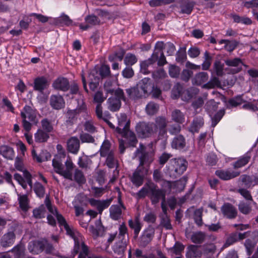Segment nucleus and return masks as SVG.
I'll use <instances>...</instances> for the list:
<instances>
[{
	"instance_id": "f257e3e1",
	"label": "nucleus",
	"mask_w": 258,
	"mask_h": 258,
	"mask_svg": "<svg viewBox=\"0 0 258 258\" xmlns=\"http://www.w3.org/2000/svg\"><path fill=\"white\" fill-rule=\"evenodd\" d=\"M66 156L64 151L58 152L52 160V166L56 173L62 176L66 179L73 180V170L74 164L70 158L64 162Z\"/></svg>"
},
{
	"instance_id": "f03ea898",
	"label": "nucleus",
	"mask_w": 258,
	"mask_h": 258,
	"mask_svg": "<svg viewBox=\"0 0 258 258\" xmlns=\"http://www.w3.org/2000/svg\"><path fill=\"white\" fill-rule=\"evenodd\" d=\"M37 111L33 107L25 105L21 112V116L22 118L23 126L25 131H30L32 124H36L38 122L37 118Z\"/></svg>"
},
{
	"instance_id": "7ed1b4c3",
	"label": "nucleus",
	"mask_w": 258,
	"mask_h": 258,
	"mask_svg": "<svg viewBox=\"0 0 258 258\" xmlns=\"http://www.w3.org/2000/svg\"><path fill=\"white\" fill-rule=\"evenodd\" d=\"M15 167L17 170L23 172V177L19 173H15L14 175V179L24 189H26L27 188V184H28L31 190L32 187L31 174L27 170L24 169L22 162L18 159L15 162Z\"/></svg>"
},
{
	"instance_id": "20e7f679",
	"label": "nucleus",
	"mask_w": 258,
	"mask_h": 258,
	"mask_svg": "<svg viewBox=\"0 0 258 258\" xmlns=\"http://www.w3.org/2000/svg\"><path fill=\"white\" fill-rule=\"evenodd\" d=\"M188 162L184 158L172 159L168 167L169 176L172 178H177L185 171Z\"/></svg>"
},
{
	"instance_id": "39448f33",
	"label": "nucleus",
	"mask_w": 258,
	"mask_h": 258,
	"mask_svg": "<svg viewBox=\"0 0 258 258\" xmlns=\"http://www.w3.org/2000/svg\"><path fill=\"white\" fill-rule=\"evenodd\" d=\"M168 121L165 117L163 116H157L154 122H152V125L155 132L158 133V137L160 139L165 138L167 137V126Z\"/></svg>"
},
{
	"instance_id": "423d86ee",
	"label": "nucleus",
	"mask_w": 258,
	"mask_h": 258,
	"mask_svg": "<svg viewBox=\"0 0 258 258\" xmlns=\"http://www.w3.org/2000/svg\"><path fill=\"white\" fill-rule=\"evenodd\" d=\"M149 187V197L152 204L158 203L160 200L166 199L165 191L164 189H159L153 182H149L147 184Z\"/></svg>"
},
{
	"instance_id": "0eeeda50",
	"label": "nucleus",
	"mask_w": 258,
	"mask_h": 258,
	"mask_svg": "<svg viewBox=\"0 0 258 258\" xmlns=\"http://www.w3.org/2000/svg\"><path fill=\"white\" fill-rule=\"evenodd\" d=\"M136 131L139 137L142 138H149L156 134L152 122H139L136 126Z\"/></svg>"
},
{
	"instance_id": "6e6552de",
	"label": "nucleus",
	"mask_w": 258,
	"mask_h": 258,
	"mask_svg": "<svg viewBox=\"0 0 258 258\" xmlns=\"http://www.w3.org/2000/svg\"><path fill=\"white\" fill-rule=\"evenodd\" d=\"M58 223L60 226H63L64 228L66 231L67 234L69 235L71 238L74 239V241H81V239H83V236L78 231L72 228L67 224L64 218L59 213H57V215L55 216Z\"/></svg>"
},
{
	"instance_id": "1a4fd4ad",
	"label": "nucleus",
	"mask_w": 258,
	"mask_h": 258,
	"mask_svg": "<svg viewBox=\"0 0 258 258\" xmlns=\"http://www.w3.org/2000/svg\"><path fill=\"white\" fill-rule=\"evenodd\" d=\"M148 169L145 167L138 166L131 177L132 183L137 187L143 183L144 179L147 175Z\"/></svg>"
},
{
	"instance_id": "9d476101",
	"label": "nucleus",
	"mask_w": 258,
	"mask_h": 258,
	"mask_svg": "<svg viewBox=\"0 0 258 258\" xmlns=\"http://www.w3.org/2000/svg\"><path fill=\"white\" fill-rule=\"evenodd\" d=\"M118 202L119 205H113L110 209V217L114 220H117L121 218L122 209L125 210V207L121 201L120 193H118Z\"/></svg>"
},
{
	"instance_id": "9b49d317",
	"label": "nucleus",
	"mask_w": 258,
	"mask_h": 258,
	"mask_svg": "<svg viewBox=\"0 0 258 258\" xmlns=\"http://www.w3.org/2000/svg\"><path fill=\"white\" fill-rule=\"evenodd\" d=\"M75 244L72 251V258L79 253L78 258H86L89 253L88 246L85 244L83 239L81 241H74Z\"/></svg>"
},
{
	"instance_id": "f8f14e48",
	"label": "nucleus",
	"mask_w": 258,
	"mask_h": 258,
	"mask_svg": "<svg viewBox=\"0 0 258 258\" xmlns=\"http://www.w3.org/2000/svg\"><path fill=\"white\" fill-rule=\"evenodd\" d=\"M221 211L223 216L229 219H235L238 214L236 208L229 203L224 204L221 208Z\"/></svg>"
},
{
	"instance_id": "ddd939ff",
	"label": "nucleus",
	"mask_w": 258,
	"mask_h": 258,
	"mask_svg": "<svg viewBox=\"0 0 258 258\" xmlns=\"http://www.w3.org/2000/svg\"><path fill=\"white\" fill-rule=\"evenodd\" d=\"M106 157L105 163L108 167L109 168H115V169L113 170L112 177L110 180L111 182H113L117 178L119 174V170L117 169V161L114 158V153H110Z\"/></svg>"
},
{
	"instance_id": "4468645a",
	"label": "nucleus",
	"mask_w": 258,
	"mask_h": 258,
	"mask_svg": "<svg viewBox=\"0 0 258 258\" xmlns=\"http://www.w3.org/2000/svg\"><path fill=\"white\" fill-rule=\"evenodd\" d=\"M52 86L55 90L66 92L70 89L69 81L67 78L59 77L53 81Z\"/></svg>"
},
{
	"instance_id": "2eb2a0df",
	"label": "nucleus",
	"mask_w": 258,
	"mask_h": 258,
	"mask_svg": "<svg viewBox=\"0 0 258 258\" xmlns=\"http://www.w3.org/2000/svg\"><path fill=\"white\" fill-rule=\"evenodd\" d=\"M118 126L115 128V131L118 134L129 129L130 121L127 119L125 113H120L117 116Z\"/></svg>"
},
{
	"instance_id": "dca6fc26",
	"label": "nucleus",
	"mask_w": 258,
	"mask_h": 258,
	"mask_svg": "<svg viewBox=\"0 0 258 258\" xmlns=\"http://www.w3.org/2000/svg\"><path fill=\"white\" fill-rule=\"evenodd\" d=\"M196 2L191 0H181L179 3V13L182 14L190 15L192 12Z\"/></svg>"
},
{
	"instance_id": "f3484780",
	"label": "nucleus",
	"mask_w": 258,
	"mask_h": 258,
	"mask_svg": "<svg viewBox=\"0 0 258 258\" xmlns=\"http://www.w3.org/2000/svg\"><path fill=\"white\" fill-rule=\"evenodd\" d=\"M158 59V53H153L150 58L141 63V72L144 74H148L150 73V71L149 70L148 68L154 64Z\"/></svg>"
},
{
	"instance_id": "a211bd4d",
	"label": "nucleus",
	"mask_w": 258,
	"mask_h": 258,
	"mask_svg": "<svg viewBox=\"0 0 258 258\" xmlns=\"http://www.w3.org/2000/svg\"><path fill=\"white\" fill-rule=\"evenodd\" d=\"M112 201L111 198L102 201L90 199L89 202L91 206L96 207L99 213L101 214L103 211L109 206Z\"/></svg>"
},
{
	"instance_id": "6ab92c4d",
	"label": "nucleus",
	"mask_w": 258,
	"mask_h": 258,
	"mask_svg": "<svg viewBox=\"0 0 258 258\" xmlns=\"http://www.w3.org/2000/svg\"><path fill=\"white\" fill-rule=\"evenodd\" d=\"M155 234V229L151 226H149L143 232L140 238V244L143 246H146L153 239Z\"/></svg>"
},
{
	"instance_id": "aec40b11",
	"label": "nucleus",
	"mask_w": 258,
	"mask_h": 258,
	"mask_svg": "<svg viewBox=\"0 0 258 258\" xmlns=\"http://www.w3.org/2000/svg\"><path fill=\"white\" fill-rule=\"evenodd\" d=\"M86 24L81 23L80 24L79 27L82 30H87L89 28L100 24V20L99 19L94 15H91L86 16L85 18Z\"/></svg>"
},
{
	"instance_id": "412c9836",
	"label": "nucleus",
	"mask_w": 258,
	"mask_h": 258,
	"mask_svg": "<svg viewBox=\"0 0 258 258\" xmlns=\"http://www.w3.org/2000/svg\"><path fill=\"white\" fill-rule=\"evenodd\" d=\"M48 86L49 82L45 77H37L34 81V90L41 93L48 88Z\"/></svg>"
},
{
	"instance_id": "4be33fe9",
	"label": "nucleus",
	"mask_w": 258,
	"mask_h": 258,
	"mask_svg": "<svg viewBox=\"0 0 258 258\" xmlns=\"http://www.w3.org/2000/svg\"><path fill=\"white\" fill-rule=\"evenodd\" d=\"M215 174L222 180H228L238 176L240 172L229 170H218L216 171Z\"/></svg>"
},
{
	"instance_id": "5701e85b",
	"label": "nucleus",
	"mask_w": 258,
	"mask_h": 258,
	"mask_svg": "<svg viewBox=\"0 0 258 258\" xmlns=\"http://www.w3.org/2000/svg\"><path fill=\"white\" fill-rule=\"evenodd\" d=\"M225 64L229 67L236 68L231 70L230 73L232 74L238 73L242 70L241 66L243 64V63L241 59L239 58L227 59L225 61Z\"/></svg>"
},
{
	"instance_id": "b1692460",
	"label": "nucleus",
	"mask_w": 258,
	"mask_h": 258,
	"mask_svg": "<svg viewBox=\"0 0 258 258\" xmlns=\"http://www.w3.org/2000/svg\"><path fill=\"white\" fill-rule=\"evenodd\" d=\"M50 105L54 109L59 110L64 107L65 102L60 95H52L50 97Z\"/></svg>"
},
{
	"instance_id": "393cba45",
	"label": "nucleus",
	"mask_w": 258,
	"mask_h": 258,
	"mask_svg": "<svg viewBox=\"0 0 258 258\" xmlns=\"http://www.w3.org/2000/svg\"><path fill=\"white\" fill-rule=\"evenodd\" d=\"M141 155L140 157V164L139 166L145 167L149 169L151 163L153 161V155L152 154L146 152L144 151L141 152Z\"/></svg>"
},
{
	"instance_id": "a878e982",
	"label": "nucleus",
	"mask_w": 258,
	"mask_h": 258,
	"mask_svg": "<svg viewBox=\"0 0 258 258\" xmlns=\"http://www.w3.org/2000/svg\"><path fill=\"white\" fill-rule=\"evenodd\" d=\"M80 140L76 137H72L67 141L68 150L74 154H76L80 149Z\"/></svg>"
},
{
	"instance_id": "bb28decb",
	"label": "nucleus",
	"mask_w": 258,
	"mask_h": 258,
	"mask_svg": "<svg viewBox=\"0 0 258 258\" xmlns=\"http://www.w3.org/2000/svg\"><path fill=\"white\" fill-rule=\"evenodd\" d=\"M43 239L30 241L28 245L29 251L33 254H38L43 251Z\"/></svg>"
},
{
	"instance_id": "cd10ccee",
	"label": "nucleus",
	"mask_w": 258,
	"mask_h": 258,
	"mask_svg": "<svg viewBox=\"0 0 258 258\" xmlns=\"http://www.w3.org/2000/svg\"><path fill=\"white\" fill-rule=\"evenodd\" d=\"M16 236L14 232L10 231L5 233L1 239V245L4 247L11 246L13 244Z\"/></svg>"
},
{
	"instance_id": "c85d7f7f",
	"label": "nucleus",
	"mask_w": 258,
	"mask_h": 258,
	"mask_svg": "<svg viewBox=\"0 0 258 258\" xmlns=\"http://www.w3.org/2000/svg\"><path fill=\"white\" fill-rule=\"evenodd\" d=\"M186 145L185 139L183 136L178 135L176 136L171 143V147L177 150H181L184 148Z\"/></svg>"
},
{
	"instance_id": "c756f323",
	"label": "nucleus",
	"mask_w": 258,
	"mask_h": 258,
	"mask_svg": "<svg viewBox=\"0 0 258 258\" xmlns=\"http://www.w3.org/2000/svg\"><path fill=\"white\" fill-rule=\"evenodd\" d=\"M128 226L132 229L134 230V237L135 238H137L142 227L139 217H136L134 220L130 219L128 220Z\"/></svg>"
},
{
	"instance_id": "7c9ffc66",
	"label": "nucleus",
	"mask_w": 258,
	"mask_h": 258,
	"mask_svg": "<svg viewBox=\"0 0 258 258\" xmlns=\"http://www.w3.org/2000/svg\"><path fill=\"white\" fill-rule=\"evenodd\" d=\"M202 252L198 246L190 245L187 248L186 257L187 258H200Z\"/></svg>"
},
{
	"instance_id": "2f4dec72",
	"label": "nucleus",
	"mask_w": 258,
	"mask_h": 258,
	"mask_svg": "<svg viewBox=\"0 0 258 258\" xmlns=\"http://www.w3.org/2000/svg\"><path fill=\"white\" fill-rule=\"evenodd\" d=\"M122 137L126 139L130 146L135 147L137 144L138 140L135 134L129 129L119 134Z\"/></svg>"
},
{
	"instance_id": "473e14b6",
	"label": "nucleus",
	"mask_w": 258,
	"mask_h": 258,
	"mask_svg": "<svg viewBox=\"0 0 258 258\" xmlns=\"http://www.w3.org/2000/svg\"><path fill=\"white\" fill-rule=\"evenodd\" d=\"M204 124V118L202 116H197L194 118L189 127V131L191 133H198L200 129Z\"/></svg>"
},
{
	"instance_id": "72a5a7b5",
	"label": "nucleus",
	"mask_w": 258,
	"mask_h": 258,
	"mask_svg": "<svg viewBox=\"0 0 258 258\" xmlns=\"http://www.w3.org/2000/svg\"><path fill=\"white\" fill-rule=\"evenodd\" d=\"M209 79V76L207 73L200 72L197 74L192 79V83L194 85L200 86L206 82Z\"/></svg>"
},
{
	"instance_id": "f704fd0d",
	"label": "nucleus",
	"mask_w": 258,
	"mask_h": 258,
	"mask_svg": "<svg viewBox=\"0 0 258 258\" xmlns=\"http://www.w3.org/2000/svg\"><path fill=\"white\" fill-rule=\"evenodd\" d=\"M125 91L128 97L131 99L136 100L144 96L138 86L127 88Z\"/></svg>"
},
{
	"instance_id": "c9c22d12",
	"label": "nucleus",
	"mask_w": 258,
	"mask_h": 258,
	"mask_svg": "<svg viewBox=\"0 0 258 258\" xmlns=\"http://www.w3.org/2000/svg\"><path fill=\"white\" fill-rule=\"evenodd\" d=\"M107 103L108 104V109L112 112L118 111L121 105V101L114 97H109L107 100Z\"/></svg>"
},
{
	"instance_id": "e433bc0d",
	"label": "nucleus",
	"mask_w": 258,
	"mask_h": 258,
	"mask_svg": "<svg viewBox=\"0 0 258 258\" xmlns=\"http://www.w3.org/2000/svg\"><path fill=\"white\" fill-rule=\"evenodd\" d=\"M104 88L107 93H109L111 95L114 94L116 99H119L120 101L122 100L124 101H126V98L124 96V94L122 89L120 88H117L116 90L113 89L108 88L106 87V83L104 85Z\"/></svg>"
},
{
	"instance_id": "4c0bfd02",
	"label": "nucleus",
	"mask_w": 258,
	"mask_h": 258,
	"mask_svg": "<svg viewBox=\"0 0 258 258\" xmlns=\"http://www.w3.org/2000/svg\"><path fill=\"white\" fill-rule=\"evenodd\" d=\"M250 202L251 201H240L238 205L239 212L244 215L250 214L252 211V206Z\"/></svg>"
},
{
	"instance_id": "58836bf2",
	"label": "nucleus",
	"mask_w": 258,
	"mask_h": 258,
	"mask_svg": "<svg viewBox=\"0 0 258 258\" xmlns=\"http://www.w3.org/2000/svg\"><path fill=\"white\" fill-rule=\"evenodd\" d=\"M219 43L220 44H225V49L228 51L232 52L237 46L238 42L235 40L221 39L219 41Z\"/></svg>"
},
{
	"instance_id": "ea45409f",
	"label": "nucleus",
	"mask_w": 258,
	"mask_h": 258,
	"mask_svg": "<svg viewBox=\"0 0 258 258\" xmlns=\"http://www.w3.org/2000/svg\"><path fill=\"white\" fill-rule=\"evenodd\" d=\"M126 246V241H120L116 243L113 246V251L120 258L123 255Z\"/></svg>"
},
{
	"instance_id": "a19ab883",
	"label": "nucleus",
	"mask_w": 258,
	"mask_h": 258,
	"mask_svg": "<svg viewBox=\"0 0 258 258\" xmlns=\"http://www.w3.org/2000/svg\"><path fill=\"white\" fill-rule=\"evenodd\" d=\"M171 119L172 120L177 123L182 124L185 121V115L179 109H174L171 112Z\"/></svg>"
},
{
	"instance_id": "79ce46f5",
	"label": "nucleus",
	"mask_w": 258,
	"mask_h": 258,
	"mask_svg": "<svg viewBox=\"0 0 258 258\" xmlns=\"http://www.w3.org/2000/svg\"><path fill=\"white\" fill-rule=\"evenodd\" d=\"M0 154L9 160H12L14 157L13 149L7 146H2L0 147Z\"/></svg>"
},
{
	"instance_id": "37998d69",
	"label": "nucleus",
	"mask_w": 258,
	"mask_h": 258,
	"mask_svg": "<svg viewBox=\"0 0 258 258\" xmlns=\"http://www.w3.org/2000/svg\"><path fill=\"white\" fill-rule=\"evenodd\" d=\"M250 156L248 153L244 154L239 158L236 162L233 163L234 168H239L246 165L250 159Z\"/></svg>"
},
{
	"instance_id": "c03bdc74",
	"label": "nucleus",
	"mask_w": 258,
	"mask_h": 258,
	"mask_svg": "<svg viewBox=\"0 0 258 258\" xmlns=\"http://www.w3.org/2000/svg\"><path fill=\"white\" fill-rule=\"evenodd\" d=\"M18 200L20 208L23 211H28L29 207V201L27 195H18Z\"/></svg>"
},
{
	"instance_id": "a18cd8bd",
	"label": "nucleus",
	"mask_w": 258,
	"mask_h": 258,
	"mask_svg": "<svg viewBox=\"0 0 258 258\" xmlns=\"http://www.w3.org/2000/svg\"><path fill=\"white\" fill-rule=\"evenodd\" d=\"M35 141L38 143L45 142L49 138L48 133L44 132L42 130H38L34 135Z\"/></svg>"
},
{
	"instance_id": "49530a36",
	"label": "nucleus",
	"mask_w": 258,
	"mask_h": 258,
	"mask_svg": "<svg viewBox=\"0 0 258 258\" xmlns=\"http://www.w3.org/2000/svg\"><path fill=\"white\" fill-rule=\"evenodd\" d=\"M230 17L235 23H242L245 25H250L252 23L251 20L247 17H240L235 14H231Z\"/></svg>"
},
{
	"instance_id": "de8ad7c7",
	"label": "nucleus",
	"mask_w": 258,
	"mask_h": 258,
	"mask_svg": "<svg viewBox=\"0 0 258 258\" xmlns=\"http://www.w3.org/2000/svg\"><path fill=\"white\" fill-rule=\"evenodd\" d=\"M110 143L109 141L105 140L100 148V153L102 157H106L110 153H113V152L110 150Z\"/></svg>"
},
{
	"instance_id": "09e8293b",
	"label": "nucleus",
	"mask_w": 258,
	"mask_h": 258,
	"mask_svg": "<svg viewBox=\"0 0 258 258\" xmlns=\"http://www.w3.org/2000/svg\"><path fill=\"white\" fill-rule=\"evenodd\" d=\"M159 105L153 102H150L148 103L146 106V112L149 115H153L156 114L159 110Z\"/></svg>"
},
{
	"instance_id": "8fccbe9b",
	"label": "nucleus",
	"mask_w": 258,
	"mask_h": 258,
	"mask_svg": "<svg viewBox=\"0 0 258 258\" xmlns=\"http://www.w3.org/2000/svg\"><path fill=\"white\" fill-rule=\"evenodd\" d=\"M125 54V51L122 48H119L118 51H115L114 53L110 54L108 57L110 61L113 62L115 60L121 61L123 58Z\"/></svg>"
},
{
	"instance_id": "3c124183",
	"label": "nucleus",
	"mask_w": 258,
	"mask_h": 258,
	"mask_svg": "<svg viewBox=\"0 0 258 258\" xmlns=\"http://www.w3.org/2000/svg\"><path fill=\"white\" fill-rule=\"evenodd\" d=\"M187 180V177L183 176L179 180L173 181V189H176V190L179 192L183 190L185 187Z\"/></svg>"
},
{
	"instance_id": "603ef678",
	"label": "nucleus",
	"mask_w": 258,
	"mask_h": 258,
	"mask_svg": "<svg viewBox=\"0 0 258 258\" xmlns=\"http://www.w3.org/2000/svg\"><path fill=\"white\" fill-rule=\"evenodd\" d=\"M220 85L221 83L219 79L216 77H213L207 83L203 84V88L209 89L216 87H218Z\"/></svg>"
},
{
	"instance_id": "864d4df0",
	"label": "nucleus",
	"mask_w": 258,
	"mask_h": 258,
	"mask_svg": "<svg viewBox=\"0 0 258 258\" xmlns=\"http://www.w3.org/2000/svg\"><path fill=\"white\" fill-rule=\"evenodd\" d=\"M242 97L243 95H237L230 99L228 101V104L232 107H235L241 105L245 102Z\"/></svg>"
},
{
	"instance_id": "5fc2aeb1",
	"label": "nucleus",
	"mask_w": 258,
	"mask_h": 258,
	"mask_svg": "<svg viewBox=\"0 0 258 258\" xmlns=\"http://www.w3.org/2000/svg\"><path fill=\"white\" fill-rule=\"evenodd\" d=\"M32 188L38 197L42 198L44 196L45 187L41 183L38 182L35 183Z\"/></svg>"
},
{
	"instance_id": "6e6d98bb",
	"label": "nucleus",
	"mask_w": 258,
	"mask_h": 258,
	"mask_svg": "<svg viewBox=\"0 0 258 258\" xmlns=\"http://www.w3.org/2000/svg\"><path fill=\"white\" fill-rule=\"evenodd\" d=\"M205 237V234L204 232L200 231L194 233L192 235L191 239L194 243L200 244L203 242Z\"/></svg>"
},
{
	"instance_id": "4d7b16f0",
	"label": "nucleus",
	"mask_w": 258,
	"mask_h": 258,
	"mask_svg": "<svg viewBox=\"0 0 258 258\" xmlns=\"http://www.w3.org/2000/svg\"><path fill=\"white\" fill-rule=\"evenodd\" d=\"M84 130L87 132L93 134L97 132L94 125V121L92 119L86 120L84 124Z\"/></svg>"
},
{
	"instance_id": "13d9d810",
	"label": "nucleus",
	"mask_w": 258,
	"mask_h": 258,
	"mask_svg": "<svg viewBox=\"0 0 258 258\" xmlns=\"http://www.w3.org/2000/svg\"><path fill=\"white\" fill-rule=\"evenodd\" d=\"M74 180L79 184L85 183V177L83 172L79 169H76L74 173Z\"/></svg>"
},
{
	"instance_id": "bf43d9fd",
	"label": "nucleus",
	"mask_w": 258,
	"mask_h": 258,
	"mask_svg": "<svg viewBox=\"0 0 258 258\" xmlns=\"http://www.w3.org/2000/svg\"><path fill=\"white\" fill-rule=\"evenodd\" d=\"M203 209H196L194 214V219L196 224L199 226L203 225V222L202 220Z\"/></svg>"
},
{
	"instance_id": "052dcab7",
	"label": "nucleus",
	"mask_w": 258,
	"mask_h": 258,
	"mask_svg": "<svg viewBox=\"0 0 258 258\" xmlns=\"http://www.w3.org/2000/svg\"><path fill=\"white\" fill-rule=\"evenodd\" d=\"M90 82H89V87L90 89L93 91H95L98 85H99V77H94V75L92 74H90L89 76Z\"/></svg>"
},
{
	"instance_id": "680f3d73",
	"label": "nucleus",
	"mask_w": 258,
	"mask_h": 258,
	"mask_svg": "<svg viewBox=\"0 0 258 258\" xmlns=\"http://www.w3.org/2000/svg\"><path fill=\"white\" fill-rule=\"evenodd\" d=\"M137 58L135 54L128 53L124 58V63L127 67H131L137 62Z\"/></svg>"
},
{
	"instance_id": "e2e57ef3",
	"label": "nucleus",
	"mask_w": 258,
	"mask_h": 258,
	"mask_svg": "<svg viewBox=\"0 0 258 258\" xmlns=\"http://www.w3.org/2000/svg\"><path fill=\"white\" fill-rule=\"evenodd\" d=\"M15 258H20L24 254V247L21 244H18L12 249Z\"/></svg>"
},
{
	"instance_id": "0e129e2a",
	"label": "nucleus",
	"mask_w": 258,
	"mask_h": 258,
	"mask_svg": "<svg viewBox=\"0 0 258 258\" xmlns=\"http://www.w3.org/2000/svg\"><path fill=\"white\" fill-rule=\"evenodd\" d=\"M45 209L43 205L41 206L38 208L33 210V216L37 219H41L45 217Z\"/></svg>"
},
{
	"instance_id": "69168bd1",
	"label": "nucleus",
	"mask_w": 258,
	"mask_h": 258,
	"mask_svg": "<svg viewBox=\"0 0 258 258\" xmlns=\"http://www.w3.org/2000/svg\"><path fill=\"white\" fill-rule=\"evenodd\" d=\"M214 70L218 76H222L224 72V64L219 60H216L214 63Z\"/></svg>"
},
{
	"instance_id": "338daca9",
	"label": "nucleus",
	"mask_w": 258,
	"mask_h": 258,
	"mask_svg": "<svg viewBox=\"0 0 258 258\" xmlns=\"http://www.w3.org/2000/svg\"><path fill=\"white\" fill-rule=\"evenodd\" d=\"M225 114L224 109L219 110L212 118V126L215 127Z\"/></svg>"
},
{
	"instance_id": "774afa93",
	"label": "nucleus",
	"mask_w": 258,
	"mask_h": 258,
	"mask_svg": "<svg viewBox=\"0 0 258 258\" xmlns=\"http://www.w3.org/2000/svg\"><path fill=\"white\" fill-rule=\"evenodd\" d=\"M184 245L179 242H175L174 245L169 249L171 252L176 255H180L181 252L184 250Z\"/></svg>"
}]
</instances>
